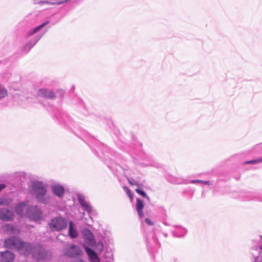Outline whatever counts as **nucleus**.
I'll return each mask as SVG.
<instances>
[{
  "instance_id": "f257e3e1",
  "label": "nucleus",
  "mask_w": 262,
  "mask_h": 262,
  "mask_svg": "<svg viewBox=\"0 0 262 262\" xmlns=\"http://www.w3.org/2000/svg\"><path fill=\"white\" fill-rule=\"evenodd\" d=\"M4 246L7 248L15 249L25 255L32 254L37 260L49 259L51 257V255H48L47 252L40 245L32 247L30 243L24 242L16 237H11L5 239Z\"/></svg>"
},
{
  "instance_id": "f03ea898",
  "label": "nucleus",
  "mask_w": 262,
  "mask_h": 262,
  "mask_svg": "<svg viewBox=\"0 0 262 262\" xmlns=\"http://www.w3.org/2000/svg\"><path fill=\"white\" fill-rule=\"evenodd\" d=\"M30 193L34 196L37 201L45 205H50L53 201V196L48 193L47 185L41 181L32 182L30 188Z\"/></svg>"
},
{
  "instance_id": "7ed1b4c3",
  "label": "nucleus",
  "mask_w": 262,
  "mask_h": 262,
  "mask_svg": "<svg viewBox=\"0 0 262 262\" xmlns=\"http://www.w3.org/2000/svg\"><path fill=\"white\" fill-rule=\"evenodd\" d=\"M68 224V219L61 215L53 217L48 223L50 229L53 231H61L67 227Z\"/></svg>"
},
{
  "instance_id": "20e7f679",
  "label": "nucleus",
  "mask_w": 262,
  "mask_h": 262,
  "mask_svg": "<svg viewBox=\"0 0 262 262\" xmlns=\"http://www.w3.org/2000/svg\"><path fill=\"white\" fill-rule=\"evenodd\" d=\"M26 215L32 220L38 221L41 219L42 213L37 206H30L27 208Z\"/></svg>"
},
{
  "instance_id": "39448f33",
  "label": "nucleus",
  "mask_w": 262,
  "mask_h": 262,
  "mask_svg": "<svg viewBox=\"0 0 262 262\" xmlns=\"http://www.w3.org/2000/svg\"><path fill=\"white\" fill-rule=\"evenodd\" d=\"M15 217L14 212L7 208H0V220L5 222L12 221Z\"/></svg>"
},
{
  "instance_id": "423d86ee",
  "label": "nucleus",
  "mask_w": 262,
  "mask_h": 262,
  "mask_svg": "<svg viewBox=\"0 0 262 262\" xmlns=\"http://www.w3.org/2000/svg\"><path fill=\"white\" fill-rule=\"evenodd\" d=\"M81 235L86 244L91 246H93L95 245L96 241L94 236L90 230L85 228L81 230Z\"/></svg>"
},
{
  "instance_id": "0eeeda50",
  "label": "nucleus",
  "mask_w": 262,
  "mask_h": 262,
  "mask_svg": "<svg viewBox=\"0 0 262 262\" xmlns=\"http://www.w3.org/2000/svg\"><path fill=\"white\" fill-rule=\"evenodd\" d=\"M51 190L52 193L57 197L62 198L65 193L64 187L59 183H53L51 185Z\"/></svg>"
},
{
  "instance_id": "6e6552de",
  "label": "nucleus",
  "mask_w": 262,
  "mask_h": 262,
  "mask_svg": "<svg viewBox=\"0 0 262 262\" xmlns=\"http://www.w3.org/2000/svg\"><path fill=\"white\" fill-rule=\"evenodd\" d=\"M82 253L80 248L76 245H72L70 247L67 248L64 251V254L70 257H75L76 256L80 255Z\"/></svg>"
},
{
  "instance_id": "1a4fd4ad",
  "label": "nucleus",
  "mask_w": 262,
  "mask_h": 262,
  "mask_svg": "<svg viewBox=\"0 0 262 262\" xmlns=\"http://www.w3.org/2000/svg\"><path fill=\"white\" fill-rule=\"evenodd\" d=\"M77 200L81 206L85 211L88 213L92 212V207L90 205V203L86 201L84 195L81 194H78L77 195Z\"/></svg>"
},
{
  "instance_id": "9d476101",
  "label": "nucleus",
  "mask_w": 262,
  "mask_h": 262,
  "mask_svg": "<svg viewBox=\"0 0 262 262\" xmlns=\"http://www.w3.org/2000/svg\"><path fill=\"white\" fill-rule=\"evenodd\" d=\"M28 201H22L16 204L14 210L15 213L18 216L23 217L25 214V210L28 205Z\"/></svg>"
},
{
  "instance_id": "9b49d317",
  "label": "nucleus",
  "mask_w": 262,
  "mask_h": 262,
  "mask_svg": "<svg viewBox=\"0 0 262 262\" xmlns=\"http://www.w3.org/2000/svg\"><path fill=\"white\" fill-rule=\"evenodd\" d=\"M43 34L37 35L32 40L27 43L23 48L22 51L24 53H27L40 40Z\"/></svg>"
},
{
  "instance_id": "f8f14e48",
  "label": "nucleus",
  "mask_w": 262,
  "mask_h": 262,
  "mask_svg": "<svg viewBox=\"0 0 262 262\" xmlns=\"http://www.w3.org/2000/svg\"><path fill=\"white\" fill-rule=\"evenodd\" d=\"M34 4H38L40 6H49L51 5H59L68 2L69 0H49V1H39L33 0Z\"/></svg>"
},
{
  "instance_id": "ddd939ff",
  "label": "nucleus",
  "mask_w": 262,
  "mask_h": 262,
  "mask_svg": "<svg viewBox=\"0 0 262 262\" xmlns=\"http://www.w3.org/2000/svg\"><path fill=\"white\" fill-rule=\"evenodd\" d=\"M14 259V254L8 250L0 252V260L2 262H12Z\"/></svg>"
},
{
  "instance_id": "4468645a",
  "label": "nucleus",
  "mask_w": 262,
  "mask_h": 262,
  "mask_svg": "<svg viewBox=\"0 0 262 262\" xmlns=\"http://www.w3.org/2000/svg\"><path fill=\"white\" fill-rule=\"evenodd\" d=\"M251 253L255 257L254 262H262V244L253 248Z\"/></svg>"
},
{
  "instance_id": "2eb2a0df",
  "label": "nucleus",
  "mask_w": 262,
  "mask_h": 262,
  "mask_svg": "<svg viewBox=\"0 0 262 262\" xmlns=\"http://www.w3.org/2000/svg\"><path fill=\"white\" fill-rule=\"evenodd\" d=\"M37 95L39 96L53 99L55 97V94L53 91L45 89H40L37 91Z\"/></svg>"
},
{
  "instance_id": "dca6fc26",
  "label": "nucleus",
  "mask_w": 262,
  "mask_h": 262,
  "mask_svg": "<svg viewBox=\"0 0 262 262\" xmlns=\"http://www.w3.org/2000/svg\"><path fill=\"white\" fill-rule=\"evenodd\" d=\"M144 208V202L142 200L137 199L136 210L138 215L140 219H142L144 216L143 209Z\"/></svg>"
},
{
  "instance_id": "f3484780",
  "label": "nucleus",
  "mask_w": 262,
  "mask_h": 262,
  "mask_svg": "<svg viewBox=\"0 0 262 262\" xmlns=\"http://www.w3.org/2000/svg\"><path fill=\"white\" fill-rule=\"evenodd\" d=\"M49 23V21H46L45 23L41 24L40 25L31 29L30 30H29V31L27 32V36L30 37V36L33 35V34H34L35 33H36V32L39 31L43 27H45L47 24H48Z\"/></svg>"
},
{
  "instance_id": "a211bd4d",
  "label": "nucleus",
  "mask_w": 262,
  "mask_h": 262,
  "mask_svg": "<svg viewBox=\"0 0 262 262\" xmlns=\"http://www.w3.org/2000/svg\"><path fill=\"white\" fill-rule=\"evenodd\" d=\"M74 224L72 222H69V234L72 238L78 236V233L76 229L74 227Z\"/></svg>"
},
{
  "instance_id": "6ab92c4d",
  "label": "nucleus",
  "mask_w": 262,
  "mask_h": 262,
  "mask_svg": "<svg viewBox=\"0 0 262 262\" xmlns=\"http://www.w3.org/2000/svg\"><path fill=\"white\" fill-rule=\"evenodd\" d=\"M186 229L183 227H179L173 232V235L176 237H182L187 233Z\"/></svg>"
},
{
  "instance_id": "aec40b11",
  "label": "nucleus",
  "mask_w": 262,
  "mask_h": 262,
  "mask_svg": "<svg viewBox=\"0 0 262 262\" xmlns=\"http://www.w3.org/2000/svg\"><path fill=\"white\" fill-rule=\"evenodd\" d=\"M25 177V174L23 172H16L13 174L14 179L17 181H22Z\"/></svg>"
},
{
  "instance_id": "412c9836",
  "label": "nucleus",
  "mask_w": 262,
  "mask_h": 262,
  "mask_svg": "<svg viewBox=\"0 0 262 262\" xmlns=\"http://www.w3.org/2000/svg\"><path fill=\"white\" fill-rule=\"evenodd\" d=\"M189 183H192V184H195V183L203 184H205V185H210L212 184V183L209 181H203V180H191L189 182Z\"/></svg>"
},
{
  "instance_id": "4be33fe9",
  "label": "nucleus",
  "mask_w": 262,
  "mask_h": 262,
  "mask_svg": "<svg viewBox=\"0 0 262 262\" xmlns=\"http://www.w3.org/2000/svg\"><path fill=\"white\" fill-rule=\"evenodd\" d=\"M8 95V92L6 89L0 84V98L6 97Z\"/></svg>"
},
{
  "instance_id": "5701e85b",
  "label": "nucleus",
  "mask_w": 262,
  "mask_h": 262,
  "mask_svg": "<svg viewBox=\"0 0 262 262\" xmlns=\"http://www.w3.org/2000/svg\"><path fill=\"white\" fill-rule=\"evenodd\" d=\"M262 162V157L260 158H258L255 160L246 161L243 163L244 165L246 164H255L259 163Z\"/></svg>"
},
{
  "instance_id": "b1692460",
  "label": "nucleus",
  "mask_w": 262,
  "mask_h": 262,
  "mask_svg": "<svg viewBox=\"0 0 262 262\" xmlns=\"http://www.w3.org/2000/svg\"><path fill=\"white\" fill-rule=\"evenodd\" d=\"M12 199L11 198H2L1 206H8L12 202Z\"/></svg>"
},
{
  "instance_id": "393cba45",
  "label": "nucleus",
  "mask_w": 262,
  "mask_h": 262,
  "mask_svg": "<svg viewBox=\"0 0 262 262\" xmlns=\"http://www.w3.org/2000/svg\"><path fill=\"white\" fill-rule=\"evenodd\" d=\"M84 248L89 257L92 255H94V254L96 253L93 250L88 247H86L85 246H84Z\"/></svg>"
},
{
  "instance_id": "a878e982",
  "label": "nucleus",
  "mask_w": 262,
  "mask_h": 262,
  "mask_svg": "<svg viewBox=\"0 0 262 262\" xmlns=\"http://www.w3.org/2000/svg\"><path fill=\"white\" fill-rule=\"evenodd\" d=\"M89 258L90 262H100V259L96 253L94 254V255L90 257Z\"/></svg>"
},
{
  "instance_id": "bb28decb",
  "label": "nucleus",
  "mask_w": 262,
  "mask_h": 262,
  "mask_svg": "<svg viewBox=\"0 0 262 262\" xmlns=\"http://www.w3.org/2000/svg\"><path fill=\"white\" fill-rule=\"evenodd\" d=\"M144 222L147 225L149 226H153L155 225V222L148 217L144 219Z\"/></svg>"
},
{
  "instance_id": "cd10ccee",
  "label": "nucleus",
  "mask_w": 262,
  "mask_h": 262,
  "mask_svg": "<svg viewBox=\"0 0 262 262\" xmlns=\"http://www.w3.org/2000/svg\"><path fill=\"white\" fill-rule=\"evenodd\" d=\"M136 191L139 194H140L141 196H142L143 197H144V198H147V195L146 194V193L143 191L142 190V189H140V188H137L136 189Z\"/></svg>"
},
{
  "instance_id": "c85d7f7f",
  "label": "nucleus",
  "mask_w": 262,
  "mask_h": 262,
  "mask_svg": "<svg viewBox=\"0 0 262 262\" xmlns=\"http://www.w3.org/2000/svg\"><path fill=\"white\" fill-rule=\"evenodd\" d=\"M253 199L262 202V193L258 194Z\"/></svg>"
},
{
  "instance_id": "c756f323",
  "label": "nucleus",
  "mask_w": 262,
  "mask_h": 262,
  "mask_svg": "<svg viewBox=\"0 0 262 262\" xmlns=\"http://www.w3.org/2000/svg\"><path fill=\"white\" fill-rule=\"evenodd\" d=\"M83 135L84 136H85V137H88V138H90V139H93V138L89 135V134L88 133H87L86 131H83Z\"/></svg>"
},
{
  "instance_id": "7c9ffc66",
  "label": "nucleus",
  "mask_w": 262,
  "mask_h": 262,
  "mask_svg": "<svg viewBox=\"0 0 262 262\" xmlns=\"http://www.w3.org/2000/svg\"><path fill=\"white\" fill-rule=\"evenodd\" d=\"M126 193L127 195L131 199L133 196L131 191L127 188H126Z\"/></svg>"
},
{
  "instance_id": "2f4dec72",
  "label": "nucleus",
  "mask_w": 262,
  "mask_h": 262,
  "mask_svg": "<svg viewBox=\"0 0 262 262\" xmlns=\"http://www.w3.org/2000/svg\"><path fill=\"white\" fill-rule=\"evenodd\" d=\"M173 183H176V184H182V183H184L185 182H184L181 179H178V180H176L175 182H174Z\"/></svg>"
},
{
  "instance_id": "473e14b6",
  "label": "nucleus",
  "mask_w": 262,
  "mask_h": 262,
  "mask_svg": "<svg viewBox=\"0 0 262 262\" xmlns=\"http://www.w3.org/2000/svg\"><path fill=\"white\" fill-rule=\"evenodd\" d=\"M72 262H84V261L80 258H78L75 260H72Z\"/></svg>"
},
{
  "instance_id": "72a5a7b5",
  "label": "nucleus",
  "mask_w": 262,
  "mask_h": 262,
  "mask_svg": "<svg viewBox=\"0 0 262 262\" xmlns=\"http://www.w3.org/2000/svg\"><path fill=\"white\" fill-rule=\"evenodd\" d=\"M6 185L5 184H0V191L6 188Z\"/></svg>"
},
{
  "instance_id": "f704fd0d",
  "label": "nucleus",
  "mask_w": 262,
  "mask_h": 262,
  "mask_svg": "<svg viewBox=\"0 0 262 262\" xmlns=\"http://www.w3.org/2000/svg\"><path fill=\"white\" fill-rule=\"evenodd\" d=\"M128 181L130 185H134V183L130 180H129V179H128Z\"/></svg>"
},
{
  "instance_id": "c9c22d12",
  "label": "nucleus",
  "mask_w": 262,
  "mask_h": 262,
  "mask_svg": "<svg viewBox=\"0 0 262 262\" xmlns=\"http://www.w3.org/2000/svg\"><path fill=\"white\" fill-rule=\"evenodd\" d=\"M2 198H0V206H1V205L2 204Z\"/></svg>"
},
{
  "instance_id": "e433bc0d",
  "label": "nucleus",
  "mask_w": 262,
  "mask_h": 262,
  "mask_svg": "<svg viewBox=\"0 0 262 262\" xmlns=\"http://www.w3.org/2000/svg\"><path fill=\"white\" fill-rule=\"evenodd\" d=\"M6 226H7V227H11V225H9V224H7V225H6Z\"/></svg>"
}]
</instances>
